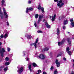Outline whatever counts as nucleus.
<instances>
[{
    "label": "nucleus",
    "mask_w": 74,
    "mask_h": 74,
    "mask_svg": "<svg viewBox=\"0 0 74 74\" xmlns=\"http://www.w3.org/2000/svg\"><path fill=\"white\" fill-rule=\"evenodd\" d=\"M55 2L58 3L57 5L59 8L63 7V5H64V3H63L64 1L63 0H60L58 1V0H54Z\"/></svg>",
    "instance_id": "nucleus-1"
},
{
    "label": "nucleus",
    "mask_w": 74,
    "mask_h": 74,
    "mask_svg": "<svg viewBox=\"0 0 74 74\" xmlns=\"http://www.w3.org/2000/svg\"><path fill=\"white\" fill-rule=\"evenodd\" d=\"M37 58L41 59H44L45 58V56L43 54H40L39 56H37Z\"/></svg>",
    "instance_id": "nucleus-2"
},
{
    "label": "nucleus",
    "mask_w": 74,
    "mask_h": 74,
    "mask_svg": "<svg viewBox=\"0 0 74 74\" xmlns=\"http://www.w3.org/2000/svg\"><path fill=\"white\" fill-rule=\"evenodd\" d=\"M38 41V39L37 38L35 42L33 44V43L31 44H30V45L31 46H32V45H34V46L35 47V49H36L37 48V44Z\"/></svg>",
    "instance_id": "nucleus-3"
},
{
    "label": "nucleus",
    "mask_w": 74,
    "mask_h": 74,
    "mask_svg": "<svg viewBox=\"0 0 74 74\" xmlns=\"http://www.w3.org/2000/svg\"><path fill=\"white\" fill-rule=\"evenodd\" d=\"M3 10L5 18H8V16L7 13V12H6V11L5 10V8H3Z\"/></svg>",
    "instance_id": "nucleus-4"
},
{
    "label": "nucleus",
    "mask_w": 74,
    "mask_h": 74,
    "mask_svg": "<svg viewBox=\"0 0 74 74\" xmlns=\"http://www.w3.org/2000/svg\"><path fill=\"white\" fill-rule=\"evenodd\" d=\"M57 38L59 39V38H60V30H59V29L58 28L57 29Z\"/></svg>",
    "instance_id": "nucleus-5"
},
{
    "label": "nucleus",
    "mask_w": 74,
    "mask_h": 74,
    "mask_svg": "<svg viewBox=\"0 0 74 74\" xmlns=\"http://www.w3.org/2000/svg\"><path fill=\"white\" fill-rule=\"evenodd\" d=\"M1 8H0V17L1 19H3L4 18V15L3 13L1 11Z\"/></svg>",
    "instance_id": "nucleus-6"
},
{
    "label": "nucleus",
    "mask_w": 74,
    "mask_h": 74,
    "mask_svg": "<svg viewBox=\"0 0 74 74\" xmlns=\"http://www.w3.org/2000/svg\"><path fill=\"white\" fill-rule=\"evenodd\" d=\"M23 71V68L21 67L18 70L17 72L19 74H21Z\"/></svg>",
    "instance_id": "nucleus-7"
},
{
    "label": "nucleus",
    "mask_w": 74,
    "mask_h": 74,
    "mask_svg": "<svg viewBox=\"0 0 74 74\" xmlns=\"http://www.w3.org/2000/svg\"><path fill=\"white\" fill-rule=\"evenodd\" d=\"M65 39L63 40L61 42H58V45L59 46H61L62 44H63L64 43V42L65 41Z\"/></svg>",
    "instance_id": "nucleus-8"
},
{
    "label": "nucleus",
    "mask_w": 74,
    "mask_h": 74,
    "mask_svg": "<svg viewBox=\"0 0 74 74\" xmlns=\"http://www.w3.org/2000/svg\"><path fill=\"white\" fill-rule=\"evenodd\" d=\"M42 18H43V16H41V15H39V19L38 20L37 23L38 24H39V23H40V22L41 21V19Z\"/></svg>",
    "instance_id": "nucleus-9"
},
{
    "label": "nucleus",
    "mask_w": 74,
    "mask_h": 74,
    "mask_svg": "<svg viewBox=\"0 0 74 74\" xmlns=\"http://www.w3.org/2000/svg\"><path fill=\"white\" fill-rule=\"evenodd\" d=\"M70 49H69V47H67L66 48V52H67V53H68L70 56H71V51H69Z\"/></svg>",
    "instance_id": "nucleus-10"
},
{
    "label": "nucleus",
    "mask_w": 74,
    "mask_h": 74,
    "mask_svg": "<svg viewBox=\"0 0 74 74\" xmlns=\"http://www.w3.org/2000/svg\"><path fill=\"white\" fill-rule=\"evenodd\" d=\"M71 23V25L73 27H74V20H73V19H71L70 21Z\"/></svg>",
    "instance_id": "nucleus-11"
},
{
    "label": "nucleus",
    "mask_w": 74,
    "mask_h": 74,
    "mask_svg": "<svg viewBox=\"0 0 74 74\" xmlns=\"http://www.w3.org/2000/svg\"><path fill=\"white\" fill-rule=\"evenodd\" d=\"M56 63L57 66V67H59V66H60V62H59L58 61V60H56Z\"/></svg>",
    "instance_id": "nucleus-12"
},
{
    "label": "nucleus",
    "mask_w": 74,
    "mask_h": 74,
    "mask_svg": "<svg viewBox=\"0 0 74 74\" xmlns=\"http://www.w3.org/2000/svg\"><path fill=\"white\" fill-rule=\"evenodd\" d=\"M5 52V49L4 48H2L0 49V53H4Z\"/></svg>",
    "instance_id": "nucleus-13"
},
{
    "label": "nucleus",
    "mask_w": 74,
    "mask_h": 74,
    "mask_svg": "<svg viewBox=\"0 0 74 74\" xmlns=\"http://www.w3.org/2000/svg\"><path fill=\"white\" fill-rule=\"evenodd\" d=\"M45 25L47 28H48V29H50L51 28V26H50V25H49L48 24V23H47V22H46L45 23Z\"/></svg>",
    "instance_id": "nucleus-14"
},
{
    "label": "nucleus",
    "mask_w": 74,
    "mask_h": 74,
    "mask_svg": "<svg viewBox=\"0 0 74 74\" xmlns=\"http://www.w3.org/2000/svg\"><path fill=\"white\" fill-rule=\"evenodd\" d=\"M26 37H27V39L28 40H29V39H30L31 38H32V36L30 35H28L27 34H26L25 35Z\"/></svg>",
    "instance_id": "nucleus-15"
},
{
    "label": "nucleus",
    "mask_w": 74,
    "mask_h": 74,
    "mask_svg": "<svg viewBox=\"0 0 74 74\" xmlns=\"http://www.w3.org/2000/svg\"><path fill=\"white\" fill-rule=\"evenodd\" d=\"M8 34H9V33L8 32H7L5 33V34L4 35V37L5 38H7V37H8Z\"/></svg>",
    "instance_id": "nucleus-16"
},
{
    "label": "nucleus",
    "mask_w": 74,
    "mask_h": 74,
    "mask_svg": "<svg viewBox=\"0 0 74 74\" xmlns=\"http://www.w3.org/2000/svg\"><path fill=\"white\" fill-rule=\"evenodd\" d=\"M49 49V48L46 47L43 49L42 51H47V52H48Z\"/></svg>",
    "instance_id": "nucleus-17"
},
{
    "label": "nucleus",
    "mask_w": 74,
    "mask_h": 74,
    "mask_svg": "<svg viewBox=\"0 0 74 74\" xmlns=\"http://www.w3.org/2000/svg\"><path fill=\"white\" fill-rule=\"evenodd\" d=\"M56 18V14H55L53 16H52V18L51 19V21H54L55 20V18Z\"/></svg>",
    "instance_id": "nucleus-18"
},
{
    "label": "nucleus",
    "mask_w": 74,
    "mask_h": 74,
    "mask_svg": "<svg viewBox=\"0 0 74 74\" xmlns=\"http://www.w3.org/2000/svg\"><path fill=\"white\" fill-rule=\"evenodd\" d=\"M67 41L69 44H70V45L71 44V40H70V38H68L67 39Z\"/></svg>",
    "instance_id": "nucleus-19"
},
{
    "label": "nucleus",
    "mask_w": 74,
    "mask_h": 74,
    "mask_svg": "<svg viewBox=\"0 0 74 74\" xmlns=\"http://www.w3.org/2000/svg\"><path fill=\"white\" fill-rule=\"evenodd\" d=\"M28 68L30 71L32 72V66H31V65L30 64L29 65H28Z\"/></svg>",
    "instance_id": "nucleus-20"
},
{
    "label": "nucleus",
    "mask_w": 74,
    "mask_h": 74,
    "mask_svg": "<svg viewBox=\"0 0 74 74\" xmlns=\"http://www.w3.org/2000/svg\"><path fill=\"white\" fill-rule=\"evenodd\" d=\"M68 23V21L67 20H65L64 22V25H67Z\"/></svg>",
    "instance_id": "nucleus-21"
},
{
    "label": "nucleus",
    "mask_w": 74,
    "mask_h": 74,
    "mask_svg": "<svg viewBox=\"0 0 74 74\" xmlns=\"http://www.w3.org/2000/svg\"><path fill=\"white\" fill-rule=\"evenodd\" d=\"M32 65L33 67H38L37 65V64H36V63L34 62L32 63Z\"/></svg>",
    "instance_id": "nucleus-22"
},
{
    "label": "nucleus",
    "mask_w": 74,
    "mask_h": 74,
    "mask_svg": "<svg viewBox=\"0 0 74 74\" xmlns=\"http://www.w3.org/2000/svg\"><path fill=\"white\" fill-rule=\"evenodd\" d=\"M7 69H8V66H6L5 68L3 70L4 71L5 73H6V72H7Z\"/></svg>",
    "instance_id": "nucleus-23"
},
{
    "label": "nucleus",
    "mask_w": 74,
    "mask_h": 74,
    "mask_svg": "<svg viewBox=\"0 0 74 74\" xmlns=\"http://www.w3.org/2000/svg\"><path fill=\"white\" fill-rule=\"evenodd\" d=\"M29 12V10L28 8H26V12L27 14H28V13Z\"/></svg>",
    "instance_id": "nucleus-24"
},
{
    "label": "nucleus",
    "mask_w": 74,
    "mask_h": 74,
    "mask_svg": "<svg viewBox=\"0 0 74 74\" xmlns=\"http://www.w3.org/2000/svg\"><path fill=\"white\" fill-rule=\"evenodd\" d=\"M10 64V63L9 62H6L5 63V65L6 66H8Z\"/></svg>",
    "instance_id": "nucleus-25"
},
{
    "label": "nucleus",
    "mask_w": 74,
    "mask_h": 74,
    "mask_svg": "<svg viewBox=\"0 0 74 74\" xmlns=\"http://www.w3.org/2000/svg\"><path fill=\"white\" fill-rule=\"evenodd\" d=\"M62 52L60 53L59 54H58L57 56V57H59L60 56H62Z\"/></svg>",
    "instance_id": "nucleus-26"
},
{
    "label": "nucleus",
    "mask_w": 74,
    "mask_h": 74,
    "mask_svg": "<svg viewBox=\"0 0 74 74\" xmlns=\"http://www.w3.org/2000/svg\"><path fill=\"white\" fill-rule=\"evenodd\" d=\"M41 6H40V4H39V5L38 6V10H41Z\"/></svg>",
    "instance_id": "nucleus-27"
},
{
    "label": "nucleus",
    "mask_w": 74,
    "mask_h": 74,
    "mask_svg": "<svg viewBox=\"0 0 74 74\" xmlns=\"http://www.w3.org/2000/svg\"><path fill=\"white\" fill-rule=\"evenodd\" d=\"M28 9L29 10V11H33V8L30 7V8H28Z\"/></svg>",
    "instance_id": "nucleus-28"
},
{
    "label": "nucleus",
    "mask_w": 74,
    "mask_h": 74,
    "mask_svg": "<svg viewBox=\"0 0 74 74\" xmlns=\"http://www.w3.org/2000/svg\"><path fill=\"white\" fill-rule=\"evenodd\" d=\"M35 18H38V14H36L35 16Z\"/></svg>",
    "instance_id": "nucleus-29"
},
{
    "label": "nucleus",
    "mask_w": 74,
    "mask_h": 74,
    "mask_svg": "<svg viewBox=\"0 0 74 74\" xmlns=\"http://www.w3.org/2000/svg\"><path fill=\"white\" fill-rule=\"evenodd\" d=\"M37 33H42V32L41 31H37Z\"/></svg>",
    "instance_id": "nucleus-30"
},
{
    "label": "nucleus",
    "mask_w": 74,
    "mask_h": 74,
    "mask_svg": "<svg viewBox=\"0 0 74 74\" xmlns=\"http://www.w3.org/2000/svg\"><path fill=\"white\" fill-rule=\"evenodd\" d=\"M0 37L1 38H3L4 37V35L2 34L0 36Z\"/></svg>",
    "instance_id": "nucleus-31"
},
{
    "label": "nucleus",
    "mask_w": 74,
    "mask_h": 74,
    "mask_svg": "<svg viewBox=\"0 0 74 74\" xmlns=\"http://www.w3.org/2000/svg\"><path fill=\"white\" fill-rule=\"evenodd\" d=\"M5 59L7 62H8V61L9 60V59L8 57H6Z\"/></svg>",
    "instance_id": "nucleus-32"
},
{
    "label": "nucleus",
    "mask_w": 74,
    "mask_h": 74,
    "mask_svg": "<svg viewBox=\"0 0 74 74\" xmlns=\"http://www.w3.org/2000/svg\"><path fill=\"white\" fill-rule=\"evenodd\" d=\"M41 11L43 13H44V8H41Z\"/></svg>",
    "instance_id": "nucleus-33"
},
{
    "label": "nucleus",
    "mask_w": 74,
    "mask_h": 74,
    "mask_svg": "<svg viewBox=\"0 0 74 74\" xmlns=\"http://www.w3.org/2000/svg\"><path fill=\"white\" fill-rule=\"evenodd\" d=\"M5 1H4V0H2V5H3V4H4V2Z\"/></svg>",
    "instance_id": "nucleus-34"
},
{
    "label": "nucleus",
    "mask_w": 74,
    "mask_h": 74,
    "mask_svg": "<svg viewBox=\"0 0 74 74\" xmlns=\"http://www.w3.org/2000/svg\"><path fill=\"white\" fill-rule=\"evenodd\" d=\"M1 56L2 57V58H3L4 57V53H1Z\"/></svg>",
    "instance_id": "nucleus-35"
},
{
    "label": "nucleus",
    "mask_w": 74,
    "mask_h": 74,
    "mask_svg": "<svg viewBox=\"0 0 74 74\" xmlns=\"http://www.w3.org/2000/svg\"><path fill=\"white\" fill-rule=\"evenodd\" d=\"M57 73H58V71H57L56 70L54 71V74H56Z\"/></svg>",
    "instance_id": "nucleus-36"
},
{
    "label": "nucleus",
    "mask_w": 74,
    "mask_h": 74,
    "mask_svg": "<svg viewBox=\"0 0 74 74\" xmlns=\"http://www.w3.org/2000/svg\"><path fill=\"white\" fill-rule=\"evenodd\" d=\"M53 66H51L50 69L51 70H53Z\"/></svg>",
    "instance_id": "nucleus-37"
},
{
    "label": "nucleus",
    "mask_w": 74,
    "mask_h": 74,
    "mask_svg": "<svg viewBox=\"0 0 74 74\" xmlns=\"http://www.w3.org/2000/svg\"><path fill=\"white\" fill-rule=\"evenodd\" d=\"M34 25H35V27H37V23H35L34 24Z\"/></svg>",
    "instance_id": "nucleus-38"
},
{
    "label": "nucleus",
    "mask_w": 74,
    "mask_h": 74,
    "mask_svg": "<svg viewBox=\"0 0 74 74\" xmlns=\"http://www.w3.org/2000/svg\"><path fill=\"white\" fill-rule=\"evenodd\" d=\"M41 71L40 70H38V73H41Z\"/></svg>",
    "instance_id": "nucleus-39"
},
{
    "label": "nucleus",
    "mask_w": 74,
    "mask_h": 74,
    "mask_svg": "<svg viewBox=\"0 0 74 74\" xmlns=\"http://www.w3.org/2000/svg\"><path fill=\"white\" fill-rule=\"evenodd\" d=\"M28 3H29V4H31L32 3V1H28Z\"/></svg>",
    "instance_id": "nucleus-40"
},
{
    "label": "nucleus",
    "mask_w": 74,
    "mask_h": 74,
    "mask_svg": "<svg viewBox=\"0 0 74 74\" xmlns=\"http://www.w3.org/2000/svg\"><path fill=\"white\" fill-rule=\"evenodd\" d=\"M63 60L64 61H66V58L65 57L63 58Z\"/></svg>",
    "instance_id": "nucleus-41"
},
{
    "label": "nucleus",
    "mask_w": 74,
    "mask_h": 74,
    "mask_svg": "<svg viewBox=\"0 0 74 74\" xmlns=\"http://www.w3.org/2000/svg\"><path fill=\"white\" fill-rule=\"evenodd\" d=\"M8 52H10V48H8Z\"/></svg>",
    "instance_id": "nucleus-42"
},
{
    "label": "nucleus",
    "mask_w": 74,
    "mask_h": 74,
    "mask_svg": "<svg viewBox=\"0 0 74 74\" xmlns=\"http://www.w3.org/2000/svg\"><path fill=\"white\" fill-rule=\"evenodd\" d=\"M7 26H9L10 25L9 24V23H8V21L7 22Z\"/></svg>",
    "instance_id": "nucleus-43"
},
{
    "label": "nucleus",
    "mask_w": 74,
    "mask_h": 74,
    "mask_svg": "<svg viewBox=\"0 0 74 74\" xmlns=\"http://www.w3.org/2000/svg\"><path fill=\"white\" fill-rule=\"evenodd\" d=\"M66 29V26H63V29Z\"/></svg>",
    "instance_id": "nucleus-44"
},
{
    "label": "nucleus",
    "mask_w": 74,
    "mask_h": 74,
    "mask_svg": "<svg viewBox=\"0 0 74 74\" xmlns=\"http://www.w3.org/2000/svg\"><path fill=\"white\" fill-rule=\"evenodd\" d=\"M29 58H27L26 60L27 61H29Z\"/></svg>",
    "instance_id": "nucleus-45"
},
{
    "label": "nucleus",
    "mask_w": 74,
    "mask_h": 74,
    "mask_svg": "<svg viewBox=\"0 0 74 74\" xmlns=\"http://www.w3.org/2000/svg\"><path fill=\"white\" fill-rule=\"evenodd\" d=\"M25 51H23V54H24V56L25 55Z\"/></svg>",
    "instance_id": "nucleus-46"
},
{
    "label": "nucleus",
    "mask_w": 74,
    "mask_h": 74,
    "mask_svg": "<svg viewBox=\"0 0 74 74\" xmlns=\"http://www.w3.org/2000/svg\"><path fill=\"white\" fill-rule=\"evenodd\" d=\"M61 19H62V17H59V20H61Z\"/></svg>",
    "instance_id": "nucleus-47"
},
{
    "label": "nucleus",
    "mask_w": 74,
    "mask_h": 74,
    "mask_svg": "<svg viewBox=\"0 0 74 74\" xmlns=\"http://www.w3.org/2000/svg\"><path fill=\"white\" fill-rule=\"evenodd\" d=\"M71 74H74V72L73 71H72V73H71Z\"/></svg>",
    "instance_id": "nucleus-48"
},
{
    "label": "nucleus",
    "mask_w": 74,
    "mask_h": 74,
    "mask_svg": "<svg viewBox=\"0 0 74 74\" xmlns=\"http://www.w3.org/2000/svg\"><path fill=\"white\" fill-rule=\"evenodd\" d=\"M1 44H2V43H1V42H0V45H1Z\"/></svg>",
    "instance_id": "nucleus-49"
},
{
    "label": "nucleus",
    "mask_w": 74,
    "mask_h": 74,
    "mask_svg": "<svg viewBox=\"0 0 74 74\" xmlns=\"http://www.w3.org/2000/svg\"><path fill=\"white\" fill-rule=\"evenodd\" d=\"M17 68L19 69V65H18V66L17 67Z\"/></svg>",
    "instance_id": "nucleus-50"
},
{
    "label": "nucleus",
    "mask_w": 74,
    "mask_h": 74,
    "mask_svg": "<svg viewBox=\"0 0 74 74\" xmlns=\"http://www.w3.org/2000/svg\"><path fill=\"white\" fill-rule=\"evenodd\" d=\"M51 17H52V16H50V18H51Z\"/></svg>",
    "instance_id": "nucleus-51"
},
{
    "label": "nucleus",
    "mask_w": 74,
    "mask_h": 74,
    "mask_svg": "<svg viewBox=\"0 0 74 74\" xmlns=\"http://www.w3.org/2000/svg\"><path fill=\"white\" fill-rule=\"evenodd\" d=\"M43 22H45V20H43Z\"/></svg>",
    "instance_id": "nucleus-52"
},
{
    "label": "nucleus",
    "mask_w": 74,
    "mask_h": 74,
    "mask_svg": "<svg viewBox=\"0 0 74 74\" xmlns=\"http://www.w3.org/2000/svg\"><path fill=\"white\" fill-rule=\"evenodd\" d=\"M36 74H40V73H37Z\"/></svg>",
    "instance_id": "nucleus-53"
},
{
    "label": "nucleus",
    "mask_w": 74,
    "mask_h": 74,
    "mask_svg": "<svg viewBox=\"0 0 74 74\" xmlns=\"http://www.w3.org/2000/svg\"><path fill=\"white\" fill-rule=\"evenodd\" d=\"M39 44H40V43H38V45H39Z\"/></svg>",
    "instance_id": "nucleus-54"
},
{
    "label": "nucleus",
    "mask_w": 74,
    "mask_h": 74,
    "mask_svg": "<svg viewBox=\"0 0 74 74\" xmlns=\"http://www.w3.org/2000/svg\"><path fill=\"white\" fill-rule=\"evenodd\" d=\"M22 39V40H23V38H21Z\"/></svg>",
    "instance_id": "nucleus-55"
},
{
    "label": "nucleus",
    "mask_w": 74,
    "mask_h": 74,
    "mask_svg": "<svg viewBox=\"0 0 74 74\" xmlns=\"http://www.w3.org/2000/svg\"><path fill=\"white\" fill-rule=\"evenodd\" d=\"M50 54H52V53H50Z\"/></svg>",
    "instance_id": "nucleus-56"
},
{
    "label": "nucleus",
    "mask_w": 74,
    "mask_h": 74,
    "mask_svg": "<svg viewBox=\"0 0 74 74\" xmlns=\"http://www.w3.org/2000/svg\"><path fill=\"white\" fill-rule=\"evenodd\" d=\"M68 33H70V32H68Z\"/></svg>",
    "instance_id": "nucleus-57"
},
{
    "label": "nucleus",
    "mask_w": 74,
    "mask_h": 74,
    "mask_svg": "<svg viewBox=\"0 0 74 74\" xmlns=\"http://www.w3.org/2000/svg\"><path fill=\"white\" fill-rule=\"evenodd\" d=\"M0 62H1V61L0 60Z\"/></svg>",
    "instance_id": "nucleus-58"
},
{
    "label": "nucleus",
    "mask_w": 74,
    "mask_h": 74,
    "mask_svg": "<svg viewBox=\"0 0 74 74\" xmlns=\"http://www.w3.org/2000/svg\"><path fill=\"white\" fill-rule=\"evenodd\" d=\"M62 53H63V52H62Z\"/></svg>",
    "instance_id": "nucleus-59"
}]
</instances>
